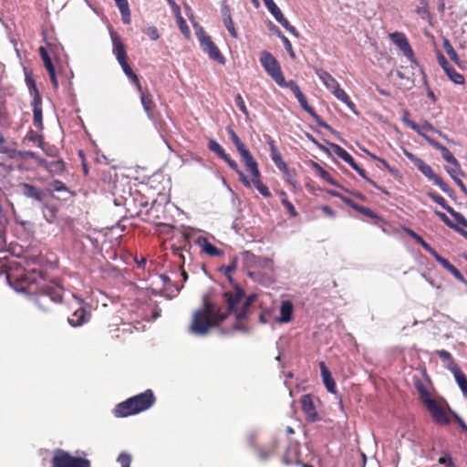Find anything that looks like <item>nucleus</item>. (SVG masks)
<instances>
[{
	"label": "nucleus",
	"instance_id": "4c0bfd02",
	"mask_svg": "<svg viewBox=\"0 0 467 467\" xmlns=\"http://www.w3.org/2000/svg\"><path fill=\"white\" fill-rule=\"evenodd\" d=\"M428 196L436 203L441 205L443 209H445L451 216L452 213H457L452 207L447 204V202L445 199L437 193L436 192H428Z\"/></svg>",
	"mask_w": 467,
	"mask_h": 467
},
{
	"label": "nucleus",
	"instance_id": "a878e982",
	"mask_svg": "<svg viewBox=\"0 0 467 467\" xmlns=\"http://www.w3.org/2000/svg\"><path fill=\"white\" fill-rule=\"evenodd\" d=\"M36 303L43 309H47L50 303H61L62 294H35Z\"/></svg>",
	"mask_w": 467,
	"mask_h": 467
},
{
	"label": "nucleus",
	"instance_id": "dca6fc26",
	"mask_svg": "<svg viewBox=\"0 0 467 467\" xmlns=\"http://www.w3.org/2000/svg\"><path fill=\"white\" fill-rule=\"evenodd\" d=\"M301 410L306 415L308 422H316L319 420V415L316 410L314 400L311 395L305 394L300 398Z\"/></svg>",
	"mask_w": 467,
	"mask_h": 467
},
{
	"label": "nucleus",
	"instance_id": "79ce46f5",
	"mask_svg": "<svg viewBox=\"0 0 467 467\" xmlns=\"http://www.w3.org/2000/svg\"><path fill=\"white\" fill-rule=\"evenodd\" d=\"M445 74L451 81L457 85H463L465 82L463 75L458 73L451 66L445 71Z\"/></svg>",
	"mask_w": 467,
	"mask_h": 467
},
{
	"label": "nucleus",
	"instance_id": "69168bd1",
	"mask_svg": "<svg viewBox=\"0 0 467 467\" xmlns=\"http://www.w3.org/2000/svg\"><path fill=\"white\" fill-rule=\"evenodd\" d=\"M437 60L441 67L444 70V72L451 67L446 57L440 51L437 53Z\"/></svg>",
	"mask_w": 467,
	"mask_h": 467
},
{
	"label": "nucleus",
	"instance_id": "13d9d810",
	"mask_svg": "<svg viewBox=\"0 0 467 467\" xmlns=\"http://www.w3.org/2000/svg\"><path fill=\"white\" fill-rule=\"evenodd\" d=\"M280 38H281V40L283 42V45H284L285 50L289 54V56L292 58H295L296 57V54H295V52L293 50V47H292V44L289 41V39L285 36H284V35L280 36Z\"/></svg>",
	"mask_w": 467,
	"mask_h": 467
},
{
	"label": "nucleus",
	"instance_id": "8fccbe9b",
	"mask_svg": "<svg viewBox=\"0 0 467 467\" xmlns=\"http://www.w3.org/2000/svg\"><path fill=\"white\" fill-rule=\"evenodd\" d=\"M349 166L355 170L359 176H361L362 178H364L366 181H368L370 184H372L373 186L378 187V185L376 184L375 182H373L372 180H370L368 176H367V172L364 169H362L361 167H359L358 165V163L355 161V160L353 161L352 164H349Z\"/></svg>",
	"mask_w": 467,
	"mask_h": 467
},
{
	"label": "nucleus",
	"instance_id": "6e6d98bb",
	"mask_svg": "<svg viewBox=\"0 0 467 467\" xmlns=\"http://www.w3.org/2000/svg\"><path fill=\"white\" fill-rule=\"evenodd\" d=\"M144 34H146L151 40H158L160 38V33L156 26H151L144 28L142 30Z\"/></svg>",
	"mask_w": 467,
	"mask_h": 467
},
{
	"label": "nucleus",
	"instance_id": "2f4dec72",
	"mask_svg": "<svg viewBox=\"0 0 467 467\" xmlns=\"http://www.w3.org/2000/svg\"><path fill=\"white\" fill-rule=\"evenodd\" d=\"M11 159H16L21 161H28V160H34L36 163L38 165V160H42L40 156H38L36 153L31 151V150H17L16 149H13L12 153L10 155Z\"/></svg>",
	"mask_w": 467,
	"mask_h": 467
},
{
	"label": "nucleus",
	"instance_id": "a211bd4d",
	"mask_svg": "<svg viewBox=\"0 0 467 467\" xmlns=\"http://www.w3.org/2000/svg\"><path fill=\"white\" fill-rule=\"evenodd\" d=\"M33 123L34 126L38 130H42L44 128L43 124V114H42V98L39 92L33 98Z\"/></svg>",
	"mask_w": 467,
	"mask_h": 467
},
{
	"label": "nucleus",
	"instance_id": "473e14b6",
	"mask_svg": "<svg viewBox=\"0 0 467 467\" xmlns=\"http://www.w3.org/2000/svg\"><path fill=\"white\" fill-rule=\"evenodd\" d=\"M414 386L417 389L420 399L422 401L424 405L429 403V400H432L433 399L431 396V393L428 390L427 386L423 381H421L420 379H417L414 380Z\"/></svg>",
	"mask_w": 467,
	"mask_h": 467
},
{
	"label": "nucleus",
	"instance_id": "864d4df0",
	"mask_svg": "<svg viewBox=\"0 0 467 467\" xmlns=\"http://www.w3.org/2000/svg\"><path fill=\"white\" fill-rule=\"evenodd\" d=\"M435 260L446 270H449V268L452 265L447 259L441 256L434 249L430 253Z\"/></svg>",
	"mask_w": 467,
	"mask_h": 467
},
{
	"label": "nucleus",
	"instance_id": "9b49d317",
	"mask_svg": "<svg viewBox=\"0 0 467 467\" xmlns=\"http://www.w3.org/2000/svg\"><path fill=\"white\" fill-rule=\"evenodd\" d=\"M227 132L230 136L231 140L235 145L237 151L239 152L242 161L244 163L245 167H250L254 171H256V161L254 159L251 152L245 148L244 144L242 142L238 135L235 133V131L231 128L227 127Z\"/></svg>",
	"mask_w": 467,
	"mask_h": 467
},
{
	"label": "nucleus",
	"instance_id": "1a4fd4ad",
	"mask_svg": "<svg viewBox=\"0 0 467 467\" xmlns=\"http://www.w3.org/2000/svg\"><path fill=\"white\" fill-rule=\"evenodd\" d=\"M208 149L211 151L214 152L219 158L223 159L238 174L239 180L245 187H251V182H249V179L240 170L237 162L231 159V157L225 153L223 147L215 140L212 139L209 140Z\"/></svg>",
	"mask_w": 467,
	"mask_h": 467
},
{
	"label": "nucleus",
	"instance_id": "0e129e2a",
	"mask_svg": "<svg viewBox=\"0 0 467 467\" xmlns=\"http://www.w3.org/2000/svg\"><path fill=\"white\" fill-rule=\"evenodd\" d=\"M183 249L184 248L182 246H176V245L171 246V252H172L173 255L176 256L179 259V262L182 264H184V255L182 253Z\"/></svg>",
	"mask_w": 467,
	"mask_h": 467
},
{
	"label": "nucleus",
	"instance_id": "de8ad7c7",
	"mask_svg": "<svg viewBox=\"0 0 467 467\" xmlns=\"http://www.w3.org/2000/svg\"><path fill=\"white\" fill-rule=\"evenodd\" d=\"M317 169L318 171L319 176L326 182H327L329 184L334 186H338L337 182L332 178L330 173L324 170L321 166L316 165Z\"/></svg>",
	"mask_w": 467,
	"mask_h": 467
},
{
	"label": "nucleus",
	"instance_id": "aec40b11",
	"mask_svg": "<svg viewBox=\"0 0 467 467\" xmlns=\"http://www.w3.org/2000/svg\"><path fill=\"white\" fill-rule=\"evenodd\" d=\"M22 194L26 198L33 199L36 202H43L46 194L45 192L30 183L23 182L18 185Z\"/></svg>",
	"mask_w": 467,
	"mask_h": 467
},
{
	"label": "nucleus",
	"instance_id": "4d7b16f0",
	"mask_svg": "<svg viewBox=\"0 0 467 467\" xmlns=\"http://www.w3.org/2000/svg\"><path fill=\"white\" fill-rule=\"evenodd\" d=\"M447 408H448V410L450 411V414L453 417L455 421L459 424L462 431L463 432L467 433L466 423L462 420V419L455 411L451 410L448 405H447Z\"/></svg>",
	"mask_w": 467,
	"mask_h": 467
},
{
	"label": "nucleus",
	"instance_id": "f257e3e1",
	"mask_svg": "<svg viewBox=\"0 0 467 467\" xmlns=\"http://www.w3.org/2000/svg\"><path fill=\"white\" fill-rule=\"evenodd\" d=\"M256 294H223L222 302L213 300L209 295L202 299V306L197 309L189 327L190 333L196 336H205L209 331L219 327L229 316L234 314L236 320L245 318L250 312L251 305L255 300Z\"/></svg>",
	"mask_w": 467,
	"mask_h": 467
},
{
	"label": "nucleus",
	"instance_id": "338daca9",
	"mask_svg": "<svg viewBox=\"0 0 467 467\" xmlns=\"http://www.w3.org/2000/svg\"><path fill=\"white\" fill-rule=\"evenodd\" d=\"M51 185L53 187V190L56 192H68L67 187L61 181L55 180L52 182Z\"/></svg>",
	"mask_w": 467,
	"mask_h": 467
},
{
	"label": "nucleus",
	"instance_id": "0eeeda50",
	"mask_svg": "<svg viewBox=\"0 0 467 467\" xmlns=\"http://www.w3.org/2000/svg\"><path fill=\"white\" fill-rule=\"evenodd\" d=\"M88 459L76 457L62 449H57L53 452L51 467H90Z\"/></svg>",
	"mask_w": 467,
	"mask_h": 467
},
{
	"label": "nucleus",
	"instance_id": "9d476101",
	"mask_svg": "<svg viewBox=\"0 0 467 467\" xmlns=\"http://www.w3.org/2000/svg\"><path fill=\"white\" fill-rule=\"evenodd\" d=\"M196 36L200 41L202 49L209 56V57L212 60L223 65L225 63V58L217 46L213 43L211 36L206 35L202 27L196 32Z\"/></svg>",
	"mask_w": 467,
	"mask_h": 467
},
{
	"label": "nucleus",
	"instance_id": "f704fd0d",
	"mask_svg": "<svg viewBox=\"0 0 467 467\" xmlns=\"http://www.w3.org/2000/svg\"><path fill=\"white\" fill-rule=\"evenodd\" d=\"M119 12L121 14L122 21L124 24H130V10L127 0H114Z\"/></svg>",
	"mask_w": 467,
	"mask_h": 467
},
{
	"label": "nucleus",
	"instance_id": "412c9836",
	"mask_svg": "<svg viewBox=\"0 0 467 467\" xmlns=\"http://www.w3.org/2000/svg\"><path fill=\"white\" fill-rule=\"evenodd\" d=\"M196 244L199 245L202 253H205L209 256H222L223 255V251L216 246H214L212 243H210L207 238L200 236L196 239Z\"/></svg>",
	"mask_w": 467,
	"mask_h": 467
},
{
	"label": "nucleus",
	"instance_id": "cd10ccee",
	"mask_svg": "<svg viewBox=\"0 0 467 467\" xmlns=\"http://www.w3.org/2000/svg\"><path fill=\"white\" fill-rule=\"evenodd\" d=\"M319 367H320V372H321L323 383L326 386L327 391H329L330 393H335L336 392V382L332 378L330 370L328 369V368L327 367V365L324 361H321L319 363Z\"/></svg>",
	"mask_w": 467,
	"mask_h": 467
},
{
	"label": "nucleus",
	"instance_id": "2eb2a0df",
	"mask_svg": "<svg viewBox=\"0 0 467 467\" xmlns=\"http://www.w3.org/2000/svg\"><path fill=\"white\" fill-rule=\"evenodd\" d=\"M265 5L275 17V19L289 33L298 36V32L295 26L290 25L289 21L285 17L280 8L276 5L274 0H263Z\"/></svg>",
	"mask_w": 467,
	"mask_h": 467
},
{
	"label": "nucleus",
	"instance_id": "3c124183",
	"mask_svg": "<svg viewBox=\"0 0 467 467\" xmlns=\"http://www.w3.org/2000/svg\"><path fill=\"white\" fill-rule=\"evenodd\" d=\"M131 460L130 454L122 451L118 456L117 462L120 464V467H130Z\"/></svg>",
	"mask_w": 467,
	"mask_h": 467
},
{
	"label": "nucleus",
	"instance_id": "f3484780",
	"mask_svg": "<svg viewBox=\"0 0 467 467\" xmlns=\"http://www.w3.org/2000/svg\"><path fill=\"white\" fill-rule=\"evenodd\" d=\"M294 315V305L288 299H283L279 306V316L275 317V322L286 324L292 321Z\"/></svg>",
	"mask_w": 467,
	"mask_h": 467
},
{
	"label": "nucleus",
	"instance_id": "7c9ffc66",
	"mask_svg": "<svg viewBox=\"0 0 467 467\" xmlns=\"http://www.w3.org/2000/svg\"><path fill=\"white\" fill-rule=\"evenodd\" d=\"M222 16H223V25L226 27V29L228 30L229 34L232 36V37L237 38L238 33L234 27V24L232 19L230 8L228 5H223L222 7Z\"/></svg>",
	"mask_w": 467,
	"mask_h": 467
},
{
	"label": "nucleus",
	"instance_id": "603ef678",
	"mask_svg": "<svg viewBox=\"0 0 467 467\" xmlns=\"http://www.w3.org/2000/svg\"><path fill=\"white\" fill-rule=\"evenodd\" d=\"M435 213L447 226L460 233V230H462V228L453 223L444 213L436 211Z\"/></svg>",
	"mask_w": 467,
	"mask_h": 467
},
{
	"label": "nucleus",
	"instance_id": "6e6552de",
	"mask_svg": "<svg viewBox=\"0 0 467 467\" xmlns=\"http://www.w3.org/2000/svg\"><path fill=\"white\" fill-rule=\"evenodd\" d=\"M260 63L266 73L277 85L285 84V77L276 58L268 51H263L260 55Z\"/></svg>",
	"mask_w": 467,
	"mask_h": 467
},
{
	"label": "nucleus",
	"instance_id": "5fc2aeb1",
	"mask_svg": "<svg viewBox=\"0 0 467 467\" xmlns=\"http://www.w3.org/2000/svg\"><path fill=\"white\" fill-rule=\"evenodd\" d=\"M14 148H11L7 145L6 140L0 132V153L6 154L8 157H10L12 150Z\"/></svg>",
	"mask_w": 467,
	"mask_h": 467
},
{
	"label": "nucleus",
	"instance_id": "052dcab7",
	"mask_svg": "<svg viewBox=\"0 0 467 467\" xmlns=\"http://www.w3.org/2000/svg\"><path fill=\"white\" fill-rule=\"evenodd\" d=\"M447 172L451 175V178L464 176L463 171H462L461 164L458 161V165H452L451 168L447 169Z\"/></svg>",
	"mask_w": 467,
	"mask_h": 467
},
{
	"label": "nucleus",
	"instance_id": "b1692460",
	"mask_svg": "<svg viewBox=\"0 0 467 467\" xmlns=\"http://www.w3.org/2000/svg\"><path fill=\"white\" fill-rule=\"evenodd\" d=\"M426 141L431 145L436 150H440L441 153L442 158L445 161L450 163L451 165H458V160L453 156V154L443 146L441 142L438 140L432 139V138H426Z\"/></svg>",
	"mask_w": 467,
	"mask_h": 467
},
{
	"label": "nucleus",
	"instance_id": "423d86ee",
	"mask_svg": "<svg viewBox=\"0 0 467 467\" xmlns=\"http://www.w3.org/2000/svg\"><path fill=\"white\" fill-rule=\"evenodd\" d=\"M314 70L326 88L329 89L338 100L345 103L349 109H354L355 104L350 100L345 90L340 88L334 77L320 67H315Z\"/></svg>",
	"mask_w": 467,
	"mask_h": 467
},
{
	"label": "nucleus",
	"instance_id": "a19ab883",
	"mask_svg": "<svg viewBox=\"0 0 467 467\" xmlns=\"http://www.w3.org/2000/svg\"><path fill=\"white\" fill-rule=\"evenodd\" d=\"M301 108L306 110L311 117H313L316 120H319L320 118L313 109V107L308 105L307 99L305 95L302 93L298 98H296Z\"/></svg>",
	"mask_w": 467,
	"mask_h": 467
},
{
	"label": "nucleus",
	"instance_id": "ddd939ff",
	"mask_svg": "<svg viewBox=\"0 0 467 467\" xmlns=\"http://www.w3.org/2000/svg\"><path fill=\"white\" fill-rule=\"evenodd\" d=\"M389 38L392 41V43L400 48V50L403 53V55L408 58L409 61L415 64L417 63V59L413 52V49L410 47V42L404 33H391L389 34Z\"/></svg>",
	"mask_w": 467,
	"mask_h": 467
},
{
	"label": "nucleus",
	"instance_id": "e433bc0d",
	"mask_svg": "<svg viewBox=\"0 0 467 467\" xmlns=\"http://www.w3.org/2000/svg\"><path fill=\"white\" fill-rule=\"evenodd\" d=\"M87 317V312L82 308L77 309L70 317H68V322L70 325L74 327L81 326L85 323Z\"/></svg>",
	"mask_w": 467,
	"mask_h": 467
},
{
	"label": "nucleus",
	"instance_id": "c9c22d12",
	"mask_svg": "<svg viewBox=\"0 0 467 467\" xmlns=\"http://www.w3.org/2000/svg\"><path fill=\"white\" fill-rule=\"evenodd\" d=\"M330 149L335 155H337L338 158L342 159L348 165L352 164V162L354 161L353 157L341 146L332 143V144H330Z\"/></svg>",
	"mask_w": 467,
	"mask_h": 467
},
{
	"label": "nucleus",
	"instance_id": "774afa93",
	"mask_svg": "<svg viewBox=\"0 0 467 467\" xmlns=\"http://www.w3.org/2000/svg\"><path fill=\"white\" fill-rule=\"evenodd\" d=\"M271 311L269 309H263L259 315V321L262 324H267L271 318Z\"/></svg>",
	"mask_w": 467,
	"mask_h": 467
},
{
	"label": "nucleus",
	"instance_id": "49530a36",
	"mask_svg": "<svg viewBox=\"0 0 467 467\" xmlns=\"http://www.w3.org/2000/svg\"><path fill=\"white\" fill-rule=\"evenodd\" d=\"M277 449L276 441H274L271 448L268 450L266 449H259L258 450V456L261 460H266L269 456L275 453Z\"/></svg>",
	"mask_w": 467,
	"mask_h": 467
},
{
	"label": "nucleus",
	"instance_id": "7ed1b4c3",
	"mask_svg": "<svg viewBox=\"0 0 467 467\" xmlns=\"http://www.w3.org/2000/svg\"><path fill=\"white\" fill-rule=\"evenodd\" d=\"M6 279L16 292H33L32 286L42 279V275L38 270H26L21 262L12 261L8 264Z\"/></svg>",
	"mask_w": 467,
	"mask_h": 467
},
{
	"label": "nucleus",
	"instance_id": "20e7f679",
	"mask_svg": "<svg viewBox=\"0 0 467 467\" xmlns=\"http://www.w3.org/2000/svg\"><path fill=\"white\" fill-rule=\"evenodd\" d=\"M156 401L151 389L135 395L119 403L113 410L117 418H125L149 410Z\"/></svg>",
	"mask_w": 467,
	"mask_h": 467
},
{
	"label": "nucleus",
	"instance_id": "39448f33",
	"mask_svg": "<svg viewBox=\"0 0 467 467\" xmlns=\"http://www.w3.org/2000/svg\"><path fill=\"white\" fill-rule=\"evenodd\" d=\"M405 155L415 164L422 174H424L429 180L432 181L434 184L439 186L442 192L447 193L451 198L454 197L455 192L443 182L441 176L437 175L433 171L432 168L429 164L410 152L405 151Z\"/></svg>",
	"mask_w": 467,
	"mask_h": 467
},
{
	"label": "nucleus",
	"instance_id": "4468645a",
	"mask_svg": "<svg viewBox=\"0 0 467 467\" xmlns=\"http://www.w3.org/2000/svg\"><path fill=\"white\" fill-rule=\"evenodd\" d=\"M425 406L437 424L445 426L451 423L450 412L448 413L437 400H429Z\"/></svg>",
	"mask_w": 467,
	"mask_h": 467
},
{
	"label": "nucleus",
	"instance_id": "37998d69",
	"mask_svg": "<svg viewBox=\"0 0 467 467\" xmlns=\"http://www.w3.org/2000/svg\"><path fill=\"white\" fill-rule=\"evenodd\" d=\"M406 232L410 237H412L416 241V243L420 244L426 252H428L430 254L433 250V248L428 243H426L423 240V238L420 235H419L417 233H415L414 231H412L410 229H406Z\"/></svg>",
	"mask_w": 467,
	"mask_h": 467
},
{
	"label": "nucleus",
	"instance_id": "5701e85b",
	"mask_svg": "<svg viewBox=\"0 0 467 467\" xmlns=\"http://www.w3.org/2000/svg\"><path fill=\"white\" fill-rule=\"evenodd\" d=\"M110 37L113 44V53L119 63H120V61L127 60L126 48L120 36L117 33L111 32Z\"/></svg>",
	"mask_w": 467,
	"mask_h": 467
},
{
	"label": "nucleus",
	"instance_id": "72a5a7b5",
	"mask_svg": "<svg viewBox=\"0 0 467 467\" xmlns=\"http://www.w3.org/2000/svg\"><path fill=\"white\" fill-rule=\"evenodd\" d=\"M443 47L451 58V60L455 63L460 68L464 69L465 67L463 65V62L460 59L458 54L456 53L455 49L450 43V41L447 38L443 39Z\"/></svg>",
	"mask_w": 467,
	"mask_h": 467
},
{
	"label": "nucleus",
	"instance_id": "c756f323",
	"mask_svg": "<svg viewBox=\"0 0 467 467\" xmlns=\"http://www.w3.org/2000/svg\"><path fill=\"white\" fill-rule=\"evenodd\" d=\"M140 93V102L142 104V107L147 114V116L151 119L152 118V111L155 108V103L152 99L151 94L149 92L148 89H141V91H139Z\"/></svg>",
	"mask_w": 467,
	"mask_h": 467
},
{
	"label": "nucleus",
	"instance_id": "a18cd8bd",
	"mask_svg": "<svg viewBox=\"0 0 467 467\" xmlns=\"http://www.w3.org/2000/svg\"><path fill=\"white\" fill-rule=\"evenodd\" d=\"M38 52H39V55L44 62L46 69L47 71L55 69V67L52 63V60H51L47 49L44 47H40L38 49Z\"/></svg>",
	"mask_w": 467,
	"mask_h": 467
},
{
	"label": "nucleus",
	"instance_id": "f8f14e48",
	"mask_svg": "<svg viewBox=\"0 0 467 467\" xmlns=\"http://www.w3.org/2000/svg\"><path fill=\"white\" fill-rule=\"evenodd\" d=\"M329 193L332 196L338 197L341 199V201L346 203L348 206L351 207L353 210L360 213L364 216L371 219L375 224H379V223L383 222V219L381 216H379L377 213L372 211L370 208L359 205L356 203L352 199L348 198L346 196L341 195L337 192L329 191Z\"/></svg>",
	"mask_w": 467,
	"mask_h": 467
},
{
	"label": "nucleus",
	"instance_id": "ea45409f",
	"mask_svg": "<svg viewBox=\"0 0 467 467\" xmlns=\"http://www.w3.org/2000/svg\"><path fill=\"white\" fill-rule=\"evenodd\" d=\"M24 140H28L36 144L37 147L43 149L44 145V138L43 135L39 134L37 131L30 130L27 131L26 135L24 138Z\"/></svg>",
	"mask_w": 467,
	"mask_h": 467
},
{
	"label": "nucleus",
	"instance_id": "6ab92c4d",
	"mask_svg": "<svg viewBox=\"0 0 467 467\" xmlns=\"http://www.w3.org/2000/svg\"><path fill=\"white\" fill-rule=\"evenodd\" d=\"M246 168V171L251 174L252 176V180L249 182H251V186L254 185L257 191L264 196V197H266V198H269L271 197V192L268 189V187L266 185H265L262 182H261V173H260V171L258 169V164L256 163V171H254V170H253L252 168L250 167H245Z\"/></svg>",
	"mask_w": 467,
	"mask_h": 467
},
{
	"label": "nucleus",
	"instance_id": "c85d7f7f",
	"mask_svg": "<svg viewBox=\"0 0 467 467\" xmlns=\"http://www.w3.org/2000/svg\"><path fill=\"white\" fill-rule=\"evenodd\" d=\"M38 166L45 168L52 174H59L65 171V163L62 160L47 161L45 159L38 160Z\"/></svg>",
	"mask_w": 467,
	"mask_h": 467
},
{
	"label": "nucleus",
	"instance_id": "e2e57ef3",
	"mask_svg": "<svg viewBox=\"0 0 467 467\" xmlns=\"http://www.w3.org/2000/svg\"><path fill=\"white\" fill-rule=\"evenodd\" d=\"M416 12L422 17V18H426V17H431V13L429 11V6H428V0H426L425 4H421V6H419L417 9H416Z\"/></svg>",
	"mask_w": 467,
	"mask_h": 467
},
{
	"label": "nucleus",
	"instance_id": "09e8293b",
	"mask_svg": "<svg viewBox=\"0 0 467 467\" xmlns=\"http://www.w3.org/2000/svg\"><path fill=\"white\" fill-rule=\"evenodd\" d=\"M279 86L282 88H289L296 98H298L302 94V91H301L299 86L294 80H289V81L285 80V84H282Z\"/></svg>",
	"mask_w": 467,
	"mask_h": 467
},
{
	"label": "nucleus",
	"instance_id": "58836bf2",
	"mask_svg": "<svg viewBox=\"0 0 467 467\" xmlns=\"http://www.w3.org/2000/svg\"><path fill=\"white\" fill-rule=\"evenodd\" d=\"M176 21L179 29L182 33V35L185 36L186 39L191 38V30L186 23V20L182 16L180 13V8L177 7V15H176Z\"/></svg>",
	"mask_w": 467,
	"mask_h": 467
},
{
	"label": "nucleus",
	"instance_id": "f03ea898",
	"mask_svg": "<svg viewBox=\"0 0 467 467\" xmlns=\"http://www.w3.org/2000/svg\"><path fill=\"white\" fill-rule=\"evenodd\" d=\"M244 267L248 276L264 286H268L275 281L274 262L272 259L257 256L246 251L243 254Z\"/></svg>",
	"mask_w": 467,
	"mask_h": 467
},
{
	"label": "nucleus",
	"instance_id": "c03bdc74",
	"mask_svg": "<svg viewBox=\"0 0 467 467\" xmlns=\"http://www.w3.org/2000/svg\"><path fill=\"white\" fill-rule=\"evenodd\" d=\"M412 130L416 131L419 135H420L424 140H426V138H430L429 136L426 135V132H438V130L429 122H425L422 125L418 124V129Z\"/></svg>",
	"mask_w": 467,
	"mask_h": 467
},
{
	"label": "nucleus",
	"instance_id": "bf43d9fd",
	"mask_svg": "<svg viewBox=\"0 0 467 467\" xmlns=\"http://www.w3.org/2000/svg\"><path fill=\"white\" fill-rule=\"evenodd\" d=\"M282 204L291 217H296L298 215L294 204L289 200H282Z\"/></svg>",
	"mask_w": 467,
	"mask_h": 467
},
{
	"label": "nucleus",
	"instance_id": "bb28decb",
	"mask_svg": "<svg viewBox=\"0 0 467 467\" xmlns=\"http://www.w3.org/2000/svg\"><path fill=\"white\" fill-rule=\"evenodd\" d=\"M268 144L270 147V156L276 167L283 172L288 173V167L283 161L282 156L278 149L276 148L275 141L269 139Z\"/></svg>",
	"mask_w": 467,
	"mask_h": 467
},
{
	"label": "nucleus",
	"instance_id": "4be33fe9",
	"mask_svg": "<svg viewBox=\"0 0 467 467\" xmlns=\"http://www.w3.org/2000/svg\"><path fill=\"white\" fill-rule=\"evenodd\" d=\"M282 461L286 465L301 464L299 445L290 444L283 455Z\"/></svg>",
	"mask_w": 467,
	"mask_h": 467
},
{
	"label": "nucleus",
	"instance_id": "680f3d73",
	"mask_svg": "<svg viewBox=\"0 0 467 467\" xmlns=\"http://www.w3.org/2000/svg\"><path fill=\"white\" fill-rule=\"evenodd\" d=\"M235 104L238 107V109L244 114L248 115V109L245 106L244 100L243 97L240 94H237L234 99Z\"/></svg>",
	"mask_w": 467,
	"mask_h": 467
},
{
	"label": "nucleus",
	"instance_id": "393cba45",
	"mask_svg": "<svg viewBox=\"0 0 467 467\" xmlns=\"http://www.w3.org/2000/svg\"><path fill=\"white\" fill-rule=\"evenodd\" d=\"M448 368L453 374L454 379L458 386L460 387L461 390L462 391L463 395L467 396V378L465 374L462 371V369L454 361L451 362V364L448 366Z\"/></svg>",
	"mask_w": 467,
	"mask_h": 467
}]
</instances>
